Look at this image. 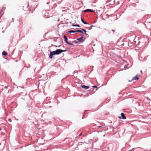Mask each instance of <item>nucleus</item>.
I'll return each instance as SVG.
<instances>
[{
	"label": "nucleus",
	"mask_w": 151,
	"mask_h": 151,
	"mask_svg": "<svg viewBox=\"0 0 151 151\" xmlns=\"http://www.w3.org/2000/svg\"><path fill=\"white\" fill-rule=\"evenodd\" d=\"M92 87H93V88H97V86H92Z\"/></svg>",
	"instance_id": "4be33fe9"
},
{
	"label": "nucleus",
	"mask_w": 151,
	"mask_h": 151,
	"mask_svg": "<svg viewBox=\"0 0 151 151\" xmlns=\"http://www.w3.org/2000/svg\"><path fill=\"white\" fill-rule=\"evenodd\" d=\"M66 51V50H63L60 49L61 53L63 52H65Z\"/></svg>",
	"instance_id": "dca6fc26"
},
{
	"label": "nucleus",
	"mask_w": 151,
	"mask_h": 151,
	"mask_svg": "<svg viewBox=\"0 0 151 151\" xmlns=\"http://www.w3.org/2000/svg\"><path fill=\"white\" fill-rule=\"evenodd\" d=\"M76 32V31H74V30H71L69 31L68 32L69 33H75Z\"/></svg>",
	"instance_id": "9b49d317"
},
{
	"label": "nucleus",
	"mask_w": 151,
	"mask_h": 151,
	"mask_svg": "<svg viewBox=\"0 0 151 151\" xmlns=\"http://www.w3.org/2000/svg\"><path fill=\"white\" fill-rule=\"evenodd\" d=\"M138 79V78L137 76H134L133 77L132 79V80H137Z\"/></svg>",
	"instance_id": "9d476101"
},
{
	"label": "nucleus",
	"mask_w": 151,
	"mask_h": 151,
	"mask_svg": "<svg viewBox=\"0 0 151 151\" xmlns=\"http://www.w3.org/2000/svg\"><path fill=\"white\" fill-rule=\"evenodd\" d=\"M93 27V26H92H92H91L90 27V28H89V29H89V30H90V29H91L92 28V27Z\"/></svg>",
	"instance_id": "aec40b11"
},
{
	"label": "nucleus",
	"mask_w": 151,
	"mask_h": 151,
	"mask_svg": "<svg viewBox=\"0 0 151 151\" xmlns=\"http://www.w3.org/2000/svg\"><path fill=\"white\" fill-rule=\"evenodd\" d=\"M63 38L64 39L65 41L68 44L70 45H73L72 43H70L68 42V39L65 35H64Z\"/></svg>",
	"instance_id": "f03ea898"
},
{
	"label": "nucleus",
	"mask_w": 151,
	"mask_h": 151,
	"mask_svg": "<svg viewBox=\"0 0 151 151\" xmlns=\"http://www.w3.org/2000/svg\"><path fill=\"white\" fill-rule=\"evenodd\" d=\"M138 148H140V147H138ZM136 148H137V147H136Z\"/></svg>",
	"instance_id": "7c9ffc66"
},
{
	"label": "nucleus",
	"mask_w": 151,
	"mask_h": 151,
	"mask_svg": "<svg viewBox=\"0 0 151 151\" xmlns=\"http://www.w3.org/2000/svg\"><path fill=\"white\" fill-rule=\"evenodd\" d=\"M75 27H80V25L79 24H75V25H74Z\"/></svg>",
	"instance_id": "a211bd4d"
},
{
	"label": "nucleus",
	"mask_w": 151,
	"mask_h": 151,
	"mask_svg": "<svg viewBox=\"0 0 151 151\" xmlns=\"http://www.w3.org/2000/svg\"><path fill=\"white\" fill-rule=\"evenodd\" d=\"M1 128H0V131H1Z\"/></svg>",
	"instance_id": "c85d7f7f"
},
{
	"label": "nucleus",
	"mask_w": 151,
	"mask_h": 151,
	"mask_svg": "<svg viewBox=\"0 0 151 151\" xmlns=\"http://www.w3.org/2000/svg\"><path fill=\"white\" fill-rule=\"evenodd\" d=\"M7 54V53L5 51H4L2 53V55H6Z\"/></svg>",
	"instance_id": "ddd939ff"
},
{
	"label": "nucleus",
	"mask_w": 151,
	"mask_h": 151,
	"mask_svg": "<svg viewBox=\"0 0 151 151\" xmlns=\"http://www.w3.org/2000/svg\"><path fill=\"white\" fill-rule=\"evenodd\" d=\"M81 30L83 32H86V30L85 29H81Z\"/></svg>",
	"instance_id": "6ab92c4d"
},
{
	"label": "nucleus",
	"mask_w": 151,
	"mask_h": 151,
	"mask_svg": "<svg viewBox=\"0 0 151 151\" xmlns=\"http://www.w3.org/2000/svg\"><path fill=\"white\" fill-rule=\"evenodd\" d=\"M8 120H9V121L10 122H11L12 121V120H11L10 119H8Z\"/></svg>",
	"instance_id": "5701e85b"
},
{
	"label": "nucleus",
	"mask_w": 151,
	"mask_h": 151,
	"mask_svg": "<svg viewBox=\"0 0 151 151\" xmlns=\"http://www.w3.org/2000/svg\"><path fill=\"white\" fill-rule=\"evenodd\" d=\"M115 31L114 30L112 29L111 30L109 31V34H114Z\"/></svg>",
	"instance_id": "1a4fd4ad"
},
{
	"label": "nucleus",
	"mask_w": 151,
	"mask_h": 151,
	"mask_svg": "<svg viewBox=\"0 0 151 151\" xmlns=\"http://www.w3.org/2000/svg\"><path fill=\"white\" fill-rule=\"evenodd\" d=\"M81 134H79V136H81Z\"/></svg>",
	"instance_id": "a878e982"
},
{
	"label": "nucleus",
	"mask_w": 151,
	"mask_h": 151,
	"mask_svg": "<svg viewBox=\"0 0 151 151\" xmlns=\"http://www.w3.org/2000/svg\"><path fill=\"white\" fill-rule=\"evenodd\" d=\"M81 21L84 24H88V23L86 22H85L83 20V19H82V18H81Z\"/></svg>",
	"instance_id": "f8f14e48"
},
{
	"label": "nucleus",
	"mask_w": 151,
	"mask_h": 151,
	"mask_svg": "<svg viewBox=\"0 0 151 151\" xmlns=\"http://www.w3.org/2000/svg\"><path fill=\"white\" fill-rule=\"evenodd\" d=\"M5 8L3 7L2 8V9H1L0 11V17H1V16L3 14L4 12H3V10H5Z\"/></svg>",
	"instance_id": "20e7f679"
},
{
	"label": "nucleus",
	"mask_w": 151,
	"mask_h": 151,
	"mask_svg": "<svg viewBox=\"0 0 151 151\" xmlns=\"http://www.w3.org/2000/svg\"><path fill=\"white\" fill-rule=\"evenodd\" d=\"M12 20H13V21H14L13 19H12Z\"/></svg>",
	"instance_id": "c756f323"
},
{
	"label": "nucleus",
	"mask_w": 151,
	"mask_h": 151,
	"mask_svg": "<svg viewBox=\"0 0 151 151\" xmlns=\"http://www.w3.org/2000/svg\"><path fill=\"white\" fill-rule=\"evenodd\" d=\"M83 37H81L78 38L77 39V40L79 42H83Z\"/></svg>",
	"instance_id": "6e6552de"
},
{
	"label": "nucleus",
	"mask_w": 151,
	"mask_h": 151,
	"mask_svg": "<svg viewBox=\"0 0 151 151\" xmlns=\"http://www.w3.org/2000/svg\"><path fill=\"white\" fill-rule=\"evenodd\" d=\"M73 42H74L75 43H77L78 42L76 40L73 41Z\"/></svg>",
	"instance_id": "412c9836"
},
{
	"label": "nucleus",
	"mask_w": 151,
	"mask_h": 151,
	"mask_svg": "<svg viewBox=\"0 0 151 151\" xmlns=\"http://www.w3.org/2000/svg\"><path fill=\"white\" fill-rule=\"evenodd\" d=\"M56 55H59L61 53L60 49H57L56 50Z\"/></svg>",
	"instance_id": "0eeeda50"
},
{
	"label": "nucleus",
	"mask_w": 151,
	"mask_h": 151,
	"mask_svg": "<svg viewBox=\"0 0 151 151\" xmlns=\"http://www.w3.org/2000/svg\"><path fill=\"white\" fill-rule=\"evenodd\" d=\"M72 26H73V27H75V26H74V25H75L73 24H72Z\"/></svg>",
	"instance_id": "393cba45"
},
{
	"label": "nucleus",
	"mask_w": 151,
	"mask_h": 151,
	"mask_svg": "<svg viewBox=\"0 0 151 151\" xmlns=\"http://www.w3.org/2000/svg\"><path fill=\"white\" fill-rule=\"evenodd\" d=\"M118 118L122 119H125L126 118V117L124 116V114L123 113H121V116H119Z\"/></svg>",
	"instance_id": "7ed1b4c3"
},
{
	"label": "nucleus",
	"mask_w": 151,
	"mask_h": 151,
	"mask_svg": "<svg viewBox=\"0 0 151 151\" xmlns=\"http://www.w3.org/2000/svg\"><path fill=\"white\" fill-rule=\"evenodd\" d=\"M76 32H81L82 33H83V32L81 30H77L76 31Z\"/></svg>",
	"instance_id": "4468645a"
},
{
	"label": "nucleus",
	"mask_w": 151,
	"mask_h": 151,
	"mask_svg": "<svg viewBox=\"0 0 151 151\" xmlns=\"http://www.w3.org/2000/svg\"><path fill=\"white\" fill-rule=\"evenodd\" d=\"M81 87L83 88H84L85 90L87 89L88 88H89L90 87L89 86H86L84 85H83Z\"/></svg>",
	"instance_id": "39448f33"
},
{
	"label": "nucleus",
	"mask_w": 151,
	"mask_h": 151,
	"mask_svg": "<svg viewBox=\"0 0 151 151\" xmlns=\"http://www.w3.org/2000/svg\"><path fill=\"white\" fill-rule=\"evenodd\" d=\"M82 142H79L78 144L77 145H82Z\"/></svg>",
	"instance_id": "2eb2a0df"
},
{
	"label": "nucleus",
	"mask_w": 151,
	"mask_h": 151,
	"mask_svg": "<svg viewBox=\"0 0 151 151\" xmlns=\"http://www.w3.org/2000/svg\"><path fill=\"white\" fill-rule=\"evenodd\" d=\"M49 2H47V4H49Z\"/></svg>",
	"instance_id": "cd10ccee"
},
{
	"label": "nucleus",
	"mask_w": 151,
	"mask_h": 151,
	"mask_svg": "<svg viewBox=\"0 0 151 151\" xmlns=\"http://www.w3.org/2000/svg\"><path fill=\"white\" fill-rule=\"evenodd\" d=\"M134 149V148H132V149L131 150V151H133V150Z\"/></svg>",
	"instance_id": "b1692460"
},
{
	"label": "nucleus",
	"mask_w": 151,
	"mask_h": 151,
	"mask_svg": "<svg viewBox=\"0 0 151 151\" xmlns=\"http://www.w3.org/2000/svg\"><path fill=\"white\" fill-rule=\"evenodd\" d=\"M91 140H92V139H90V141H89V142H91Z\"/></svg>",
	"instance_id": "bb28decb"
},
{
	"label": "nucleus",
	"mask_w": 151,
	"mask_h": 151,
	"mask_svg": "<svg viewBox=\"0 0 151 151\" xmlns=\"http://www.w3.org/2000/svg\"><path fill=\"white\" fill-rule=\"evenodd\" d=\"M84 12H93L94 11L93 10L88 9H87L84 10Z\"/></svg>",
	"instance_id": "423d86ee"
},
{
	"label": "nucleus",
	"mask_w": 151,
	"mask_h": 151,
	"mask_svg": "<svg viewBox=\"0 0 151 151\" xmlns=\"http://www.w3.org/2000/svg\"><path fill=\"white\" fill-rule=\"evenodd\" d=\"M84 34H85V35H86V37H88V35L86 33V32H84Z\"/></svg>",
	"instance_id": "f3484780"
},
{
	"label": "nucleus",
	"mask_w": 151,
	"mask_h": 151,
	"mask_svg": "<svg viewBox=\"0 0 151 151\" xmlns=\"http://www.w3.org/2000/svg\"><path fill=\"white\" fill-rule=\"evenodd\" d=\"M55 55H56V51L51 52H50V55L49 56V58L50 59H51L52 58V56Z\"/></svg>",
	"instance_id": "f257e3e1"
}]
</instances>
